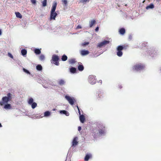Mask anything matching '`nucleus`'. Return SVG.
<instances>
[{
	"instance_id": "obj_38",
	"label": "nucleus",
	"mask_w": 161,
	"mask_h": 161,
	"mask_svg": "<svg viewBox=\"0 0 161 161\" xmlns=\"http://www.w3.org/2000/svg\"><path fill=\"white\" fill-rule=\"evenodd\" d=\"M132 38V36L131 35H130L129 36L128 39L129 40H131Z\"/></svg>"
},
{
	"instance_id": "obj_21",
	"label": "nucleus",
	"mask_w": 161,
	"mask_h": 161,
	"mask_svg": "<svg viewBox=\"0 0 161 161\" xmlns=\"http://www.w3.org/2000/svg\"><path fill=\"white\" fill-rule=\"evenodd\" d=\"M154 8V5L153 3H151L149 5L147 6L146 7V9H153Z\"/></svg>"
},
{
	"instance_id": "obj_37",
	"label": "nucleus",
	"mask_w": 161,
	"mask_h": 161,
	"mask_svg": "<svg viewBox=\"0 0 161 161\" xmlns=\"http://www.w3.org/2000/svg\"><path fill=\"white\" fill-rule=\"evenodd\" d=\"M8 55L9 57L10 58H13V56L10 53H8Z\"/></svg>"
},
{
	"instance_id": "obj_11",
	"label": "nucleus",
	"mask_w": 161,
	"mask_h": 161,
	"mask_svg": "<svg viewBox=\"0 0 161 161\" xmlns=\"http://www.w3.org/2000/svg\"><path fill=\"white\" fill-rule=\"evenodd\" d=\"M59 59V58L58 56L54 54L52 56L51 60H52L53 62H57L58 61Z\"/></svg>"
},
{
	"instance_id": "obj_29",
	"label": "nucleus",
	"mask_w": 161,
	"mask_h": 161,
	"mask_svg": "<svg viewBox=\"0 0 161 161\" xmlns=\"http://www.w3.org/2000/svg\"><path fill=\"white\" fill-rule=\"evenodd\" d=\"M42 3L43 7H46L47 5V0H44L42 2Z\"/></svg>"
},
{
	"instance_id": "obj_39",
	"label": "nucleus",
	"mask_w": 161,
	"mask_h": 161,
	"mask_svg": "<svg viewBox=\"0 0 161 161\" xmlns=\"http://www.w3.org/2000/svg\"><path fill=\"white\" fill-rule=\"evenodd\" d=\"M76 107H77V108L78 109V113H79V114H80V115H81V114L80 111V109L78 106H77Z\"/></svg>"
},
{
	"instance_id": "obj_25",
	"label": "nucleus",
	"mask_w": 161,
	"mask_h": 161,
	"mask_svg": "<svg viewBox=\"0 0 161 161\" xmlns=\"http://www.w3.org/2000/svg\"><path fill=\"white\" fill-rule=\"evenodd\" d=\"M36 69L38 71H41L42 68L41 64H38L36 66Z\"/></svg>"
},
{
	"instance_id": "obj_6",
	"label": "nucleus",
	"mask_w": 161,
	"mask_h": 161,
	"mask_svg": "<svg viewBox=\"0 0 161 161\" xmlns=\"http://www.w3.org/2000/svg\"><path fill=\"white\" fill-rule=\"evenodd\" d=\"M96 76L91 75L89 76L88 78V82L92 85H93L96 83Z\"/></svg>"
},
{
	"instance_id": "obj_28",
	"label": "nucleus",
	"mask_w": 161,
	"mask_h": 161,
	"mask_svg": "<svg viewBox=\"0 0 161 161\" xmlns=\"http://www.w3.org/2000/svg\"><path fill=\"white\" fill-rule=\"evenodd\" d=\"M39 59L41 61H44L45 59V57L43 54H41L39 57Z\"/></svg>"
},
{
	"instance_id": "obj_20",
	"label": "nucleus",
	"mask_w": 161,
	"mask_h": 161,
	"mask_svg": "<svg viewBox=\"0 0 161 161\" xmlns=\"http://www.w3.org/2000/svg\"><path fill=\"white\" fill-rule=\"evenodd\" d=\"M96 23V21L95 20H92L89 22V26L90 27H92Z\"/></svg>"
},
{
	"instance_id": "obj_40",
	"label": "nucleus",
	"mask_w": 161,
	"mask_h": 161,
	"mask_svg": "<svg viewBox=\"0 0 161 161\" xmlns=\"http://www.w3.org/2000/svg\"><path fill=\"white\" fill-rule=\"evenodd\" d=\"M55 62V63H54V64H55V65H59V62L58 61Z\"/></svg>"
},
{
	"instance_id": "obj_4",
	"label": "nucleus",
	"mask_w": 161,
	"mask_h": 161,
	"mask_svg": "<svg viewBox=\"0 0 161 161\" xmlns=\"http://www.w3.org/2000/svg\"><path fill=\"white\" fill-rule=\"evenodd\" d=\"M144 67V66L141 64H136L133 67L132 69L134 71H140L143 70Z\"/></svg>"
},
{
	"instance_id": "obj_16",
	"label": "nucleus",
	"mask_w": 161,
	"mask_h": 161,
	"mask_svg": "<svg viewBox=\"0 0 161 161\" xmlns=\"http://www.w3.org/2000/svg\"><path fill=\"white\" fill-rule=\"evenodd\" d=\"M80 53L82 55L84 56L88 54L89 52L88 50H83L81 51Z\"/></svg>"
},
{
	"instance_id": "obj_44",
	"label": "nucleus",
	"mask_w": 161,
	"mask_h": 161,
	"mask_svg": "<svg viewBox=\"0 0 161 161\" xmlns=\"http://www.w3.org/2000/svg\"><path fill=\"white\" fill-rule=\"evenodd\" d=\"M98 83H100L101 84H102V80H99L98 81Z\"/></svg>"
},
{
	"instance_id": "obj_12",
	"label": "nucleus",
	"mask_w": 161,
	"mask_h": 161,
	"mask_svg": "<svg viewBox=\"0 0 161 161\" xmlns=\"http://www.w3.org/2000/svg\"><path fill=\"white\" fill-rule=\"evenodd\" d=\"M59 113L61 114H65L66 116H69V113L65 110H61L59 111Z\"/></svg>"
},
{
	"instance_id": "obj_18",
	"label": "nucleus",
	"mask_w": 161,
	"mask_h": 161,
	"mask_svg": "<svg viewBox=\"0 0 161 161\" xmlns=\"http://www.w3.org/2000/svg\"><path fill=\"white\" fill-rule=\"evenodd\" d=\"M76 62V59L75 58H72L69 60V64H73Z\"/></svg>"
},
{
	"instance_id": "obj_30",
	"label": "nucleus",
	"mask_w": 161,
	"mask_h": 161,
	"mask_svg": "<svg viewBox=\"0 0 161 161\" xmlns=\"http://www.w3.org/2000/svg\"><path fill=\"white\" fill-rule=\"evenodd\" d=\"M15 14L16 16L17 17L19 18L20 19L22 18V16L21 15V14L19 12H15Z\"/></svg>"
},
{
	"instance_id": "obj_1",
	"label": "nucleus",
	"mask_w": 161,
	"mask_h": 161,
	"mask_svg": "<svg viewBox=\"0 0 161 161\" xmlns=\"http://www.w3.org/2000/svg\"><path fill=\"white\" fill-rule=\"evenodd\" d=\"M97 127V129L94 130L93 131L94 137L104 136L106 134L107 130L105 124L102 123H98Z\"/></svg>"
},
{
	"instance_id": "obj_41",
	"label": "nucleus",
	"mask_w": 161,
	"mask_h": 161,
	"mask_svg": "<svg viewBox=\"0 0 161 161\" xmlns=\"http://www.w3.org/2000/svg\"><path fill=\"white\" fill-rule=\"evenodd\" d=\"M98 30H99V27L98 26H97L96 28V29H95V31H96L97 32L98 31Z\"/></svg>"
},
{
	"instance_id": "obj_15",
	"label": "nucleus",
	"mask_w": 161,
	"mask_h": 161,
	"mask_svg": "<svg viewBox=\"0 0 161 161\" xmlns=\"http://www.w3.org/2000/svg\"><path fill=\"white\" fill-rule=\"evenodd\" d=\"M79 119L80 120L81 123H83L84 122L85 118L83 114L80 115Z\"/></svg>"
},
{
	"instance_id": "obj_8",
	"label": "nucleus",
	"mask_w": 161,
	"mask_h": 161,
	"mask_svg": "<svg viewBox=\"0 0 161 161\" xmlns=\"http://www.w3.org/2000/svg\"><path fill=\"white\" fill-rule=\"evenodd\" d=\"M109 41L108 40H104L98 43L97 47L99 48H101L103 47H104L106 45L109 43Z\"/></svg>"
},
{
	"instance_id": "obj_19",
	"label": "nucleus",
	"mask_w": 161,
	"mask_h": 161,
	"mask_svg": "<svg viewBox=\"0 0 161 161\" xmlns=\"http://www.w3.org/2000/svg\"><path fill=\"white\" fill-rule=\"evenodd\" d=\"M34 52L36 54H39L41 53L40 49L38 48H35L34 50Z\"/></svg>"
},
{
	"instance_id": "obj_31",
	"label": "nucleus",
	"mask_w": 161,
	"mask_h": 161,
	"mask_svg": "<svg viewBox=\"0 0 161 161\" xmlns=\"http://www.w3.org/2000/svg\"><path fill=\"white\" fill-rule=\"evenodd\" d=\"M30 105H31V108L32 109L35 108L37 106V103L35 102H34Z\"/></svg>"
},
{
	"instance_id": "obj_24",
	"label": "nucleus",
	"mask_w": 161,
	"mask_h": 161,
	"mask_svg": "<svg viewBox=\"0 0 161 161\" xmlns=\"http://www.w3.org/2000/svg\"><path fill=\"white\" fill-rule=\"evenodd\" d=\"M27 53V51L25 49H23L21 50V53L23 56L25 55Z\"/></svg>"
},
{
	"instance_id": "obj_33",
	"label": "nucleus",
	"mask_w": 161,
	"mask_h": 161,
	"mask_svg": "<svg viewBox=\"0 0 161 161\" xmlns=\"http://www.w3.org/2000/svg\"><path fill=\"white\" fill-rule=\"evenodd\" d=\"M23 70L27 74H30V72L28 70L25 68H23Z\"/></svg>"
},
{
	"instance_id": "obj_45",
	"label": "nucleus",
	"mask_w": 161,
	"mask_h": 161,
	"mask_svg": "<svg viewBox=\"0 0 161 161\" xmlns=\"http://www.w3.org/2000/svg\"><path fill=\"white\" fill-rule=\"evenodd\" d=\"M2 34V31L0 29V35H1Z\"/></svg>"
},
{
	"instance_id": "obj_3",
	"label": "nucleus",
	"mask_w": 161,
	"mask_h": 161,
	"mask_svg": "<svg viewBox=\"0 0 161 161\" xmlns=\"http://www.w3.org/2000/svg\"><path fill=\"white\" fill-rule=\"evenodd\" d=\"M57 5V2L54 1L53 3L51 11L50 16V19L51 20H55V18L57 15V14L55 12Z\"/></svg>"
},
{
	"instance_id": "obj_5",
	"label": "nucleus",
	"mask_w": 161,
	"mask_h": 161,
	"mask_svg": "<svg viewBox=\"0 0 161 161\" xmlns=\"http://www.w3.org/2000/svg\"><path fill=\"white\" fill-rule=\"evenodd\" d=\"M125 47V46L124 45H119L118 46L117 48V55L119 57H121L122 56L123 53L122 50H123Z\"/></svg>"
},
{
	"instance_id": "obj_35",
	"label": "nucleus",
	"mask_w": 161,
	"mask_h": 161,
	"mask_svg": "<svg viewBox=\"0 0 161 161\" xmlns=\"http://www.w3.org/2000/svg\"><path fill=\"white\" fill-rule=\"evenodd\" d=\"M31 2L33 4L35 5L36 4V0H31Z\"/></svg>"
},
{
	"instance_id": "obj_9",
	"label": "nucleus",
	"mask_w": 161,
	"mask_h": 161,
	"mask_svg": "<svg viewBox=\"0 0 161 161\" xmlns=\"http://www.w3.org/2000/svg\"><path fill=\"white\" fill-rule=\"evenodd\" d=\"M51 113L50 112L47 111H46L44 113V116H41V115H39L36 117L37 118H42L43 116L45 117H47L50 116Z\"/></svg>"
},
{
	"instance_id": "obj_46",
	"label": "nucleus",
	"mask_w": 161,
	"mask_h": 161,
	"mask_svg": "<svg viewBox=\"0 0 161 161\" xmlns=\"http://www.w3.org/2000/svg\"><path fill=\"white\" fill-rule=\"evenodd\" d=\"M2 127V126L1 125V123H0V127Z\"/></svg>"
},
{
	"instance_id": "obj_13",
	"label": "nucleus",
	"mask_w": 161,
	"mask_h": 161,
	"mask_svg": "<svg viewBox=\"0 0 161 161\" xmlns=\"http://www.w3.org/2000/svg\"><path fill=\"white\" fill-rule=\"evenodd\" d=\"M79 65L78 66V69L79 71H81L84 69V67L80 63H78Z\"/></svg>"
},
{
	"instance_id": "obj_22",
	"label": "nucleus",
	"mask_w": 161,
	"mask_h": 161,
	"mask_svg": "<svg viewBox=\"0 0 161 161\" xmlns=\"http://www.w3.org/2000/svg\"><path fill=\"white\" fill-rule=\"evenodd\" d=\"M92 156V155L91 154H86L85 157L84 159L85 161H87L89 159L90 157Z\"/></svg>"
},
{
	"instance_id": "obj_47",
	"label": "nucleus",
	"mask_w": 161,
	"mask_h": 161,
	"mask_svg": "<svg viewBox=\"0 0 161 161\" xmlns=\"http://www.w3.org/2000/svg\"><path fill=\"white\" fill-rule=\"evenodd\" d=\"M119 87L120 88H122V86H119Z\"/></svg>"
},
{
	"instance_id": "obj_36",
	"label": "nucleus",
	"mask_w": 161,
	"mask_h": 161,
	"mask_svg": "<svg viewBox=\"0 0 161 161\" xmlns=\"http://www.w3.org/2000/svg\"><path fill=\"white\" fill-rule=\"evenodd\" d=\"M89 0H81L80 2L82 3H86L87 2H88Z\"/></svg>"
},
{
	"instance_id": "obj_48",
	"label": "nucleus",
	"mask_w": 161,
	"mask_h": 161,
	"mask_svg": "<svg viewBox=\"0 0 161 161\" xmlns=\"http://www.w3.org/2000/svg\"><path fill=\"white\" fill-rule=\"evenodd\" d=\"M149 55H151V54L150 53H149Z\"/></svg>"
},
{
	"instance_id": "obj_14",
	"label": "nucleus",
	"mask_w": 161,
	"mask_h": 161,
	"mask_svg": "<svg viewBox=\"0 0 161 161\" xmlns=\"http://www.w3.org/2000/svg\"><path fill=\"white\" fill-rule=\"evenodd\" d=\"M58 84L60 86L64 85L65 83V81L64 79H60L58 80Z\"/></svg>"
},
{
	"instance_id": "obj_42",
	"label": "nucleus",
	"mask_w": 161,
	"mask_h": 161,
	"mask_svg": "<svg viewBox=\"0 0 161 161\" xmlns=\"http://www.w3.org/2000/svg\"><path fill=\"white\" fill-rule=\"evenodd\" d=\"M81 129V128L80 126H79L78 128V130L79 131H80Z\"/></svg>"
},
{
	"instance_id": "obj_26",
	"label": "nucleus",
	"mask_w": 161,
	"mask_h": 161,
	"mask_svg": "<svg viewBox=\"0 0 161 161\" xmlns=\"http://www.w3.org/2000/svg\"><path fill=\"white\" fill-rule=\"evenodd\" d=\"M68 58V57L65 54H64L62 57L61 59L62 61H66Z\"/></svg>"
},
{
	"instance_id": "obj_17",
	"label": "nucleus",
	"mask_w": 161,
	"mask_h": 161,
	"mask_svg": "<svg viewBox=\"0 0 161 161\" xmlns=\"http://www.w3.org/2000/svg\"><path fill=\"white\" fill-rule=\"evenodd\" d=\"M70 72L72 74H74L76 73V69L74 67H71L70 68Z\"/></svg>"
},
{
	"instance_id": "obj_27",
	"label": "nucleus",
	"mask_w": 161,
	"mask_h": 161,
	"mask_svg": "<svg viewBox=\"0 0 161 161\" xmlns=\"http://www.w3.org/2000/svg\"><path fill=\"white\" fill-rule=\"evenodd\" d=\"M34 100L33 98L32 97H30L29 98L28 100V103L30 105L32 103H33Z\"/></svg>"
},
{
	"instance_id": "obj_2",
	"label": "nucleus",
	"mask_w": 161,
	"mask_h": 161,
	"mask_svg": "<svg viewBox=\"0 0 161 161\" xmlns=\"http://www.w3.org/2000/svg\"><path fill=\"white\" fill-rule=\"evenodd\" d=\"M11 95L10 93H8L7 96L3 97L2 100L0 101V105L1 106H4L3 108L7 110L10 109L12 108L11 104L8 103V102L11 100L12 99Z\"/></svg>"
},
{
	"instance_id": "obj_34",
	"label": "nucleus",
	"mask_w": 161,
	"mask_h": 161,
	"mask_svg": "<svg viewBox=\"0 0 161 161\" xmlns=\"http://www.w3.org/2000/svg\"><path fill=\"white\" fill-rule=\"evenodd\" d=\"M62 2L64 3L65 6L67 5V0H62Z\"/></svg>"
},
{
	"instance_id": "obj_7",
	"label": "nucleus",
	"mask_w": 161,
	"mask_h": 161,
	"mask_svg": "<svg viewBox=\"0 0 161 161\" xmlns=\"http://www.w3.org/2000/svg\"><path fill=\"white\" fill-rule=\"evenodd\" d=\"M65 98L71 105H73L74 102L76 101L74 97H71L68 95H66Z\"/></svg>"
},
{
	"instance_id": "obj_10",
	"label": "nucleus",
	"mask_w": 161,
	"mask_h": 161,
	"mask_svg": "<svg viewBox=\"0 0 161 161\" xmlns=\"http://www.w3.org/2000/svg\"><path fill=\"white\" fill-rule=\"evenodd\" d=\"M78 140V138L77 137H75L74 138L72 142V146L75 147L77 145L78 143V142H77Z\"/></svg>"
},
{
	"instance_id": "obj_32",
	"label": "nucleus",
	"mask_w": 161,
	"mask_h": 161,
	"mask_svg": "<svg viewBox=\"0 0 161 161\" xmlns=\"http://www.w3.org/2000/svg\"><path fill=\"white\" fill-rule=\"evenodd\" d=\"M89 44V42H85L81 43V45L82 46H85L88 45Z\"/></svg>"
},
{
	"instance_id": "obj_43",
	"label": "nucleus",
	"mask_w": 161,
	"mask_h": 161,
	"mask_svg": "<svg viewBox=\"0 0 161 161\" xmlns=\"http://www.w3.org/2000/svg\"><path fill=\"white\" fill-rule=\"evenodd\" d=\"M77 29H81V27L80 25H78L77 27Z\"/></svg>"
},
{
	"instance_id": "obj_23",
	"label": "nucleus",
	"mask_w": 161,
	"mask_h": 161,
	"mask_svg": "<svg viewBox=\"0 0 161 161\" xmlns=\"http://www.w3.org/2000/svg\"><path fill=\"white\" fill-rule=\"evenodd\" d=\"M119 33L121 35H123L125 32V30L124 28H121L119 30Z\"/></svg>"
}]
</instances>
